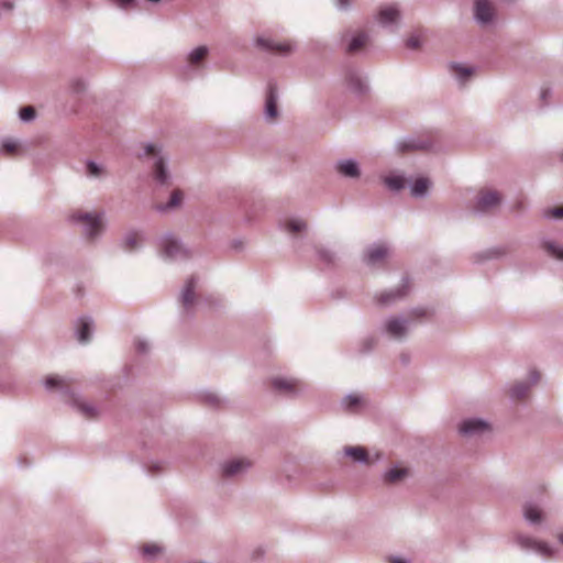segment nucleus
<instances>
[{
    "instance_id": "18",
    "label": "nucleus",
    "mask_w": 563,
    "mask_h": 563,
    "mask_svg": "<svg viewBox=\"0 0 563 563\" xmlns=\"http://www.w3.org/2000/svg\"><path fill=\"white\" fill-rule=\"evenodd\" d=\"M408 288H409V286H408V284H406V285H402V287L400 289H397L395 291L383 292L379 295L378 301L380 303H389L398 298L404 297L407 294Z\"/></svg>"
},
{
    "instance_id": "47",
    "label": "nucleus",
    "mask_w": 563,
    "mask_h": 563,
    "mask_svg": "<svg viewBox=\"0 0 563 563\" xmlns=\"http://www.w3.org/2000/svg\"><path fill=\"white\" fill-rule=\"evenodd\" d=\"M539 378H540L539 373H537V372L531 373V376H530L531 384H536L539 380Z\"/></svg>"
},
{
    "instance_id": "6",
    "label": "nucleus",
    "mask_w": 563,
    "mask_h": 563,
    "mask_svg": "<svg viewBox=\"0 0 563 563\" xmlns=\"http://www.w3.org/2000/svg\"><path fill=\"white\" fill-rule=\"evenodd\" d=\"M495 14V8L488 0H475V16L483 23L489 22Z\"/></svg>"
},
{
    "instance_id": "13",
    "label": "nucleus",
    "mask_w": 563,
    "mask_h": 563,
    "mask_svg": "<svg viewBox=\"0 0 563 563\" xmlns=\"http://www.w3.org/2000/svg\"><path fill=\"white\" fill-rule=\"evenodd\" d=\"M195 287H196V280L194 277L188 279L186 283V286L181 294V302L185 308H189L194 305L195 301Z\"/></svg>"
},
{
    "instance_id": "50",
    "label": "nucleus",
    "mask_w": 563,
    "mask_h": 563,
    "mask_svg": "<svg viewBox=\"0 0 563 563\" xmlns=\"http://www.w3.org/2000/svg\"><path fill=\"white\" fill-rule=\"evenodd\" d=\"M521 208H522V203H521V202H519V203L516 206V209H517V210H520Z\"/></svg>"
},
{
    "instance_id": "45",
    "label": "nucleus",
    "mask_w": 563,
    "mask_h": 563,
    "mask_svg": "<svg viewBox=\"0 0 563 563\" xmlns=\"http://www.w3.org/2000/svg\"><path fill=\"white\" fill-rule=\"evenodd\" d=\"M111 1L114 2L117 5L124 8V9L130 7L133 3V0H111Z\"/></svg>"
},
{
    "instance_id": "14",
    "label": "nucleus",
    "mask_w": 563,
    "mask_h": 563,
    "mask_svg": "<svg viewBox=\"0 0 563 563\" xmlns=\"http://www.w3.org/2000/svg\"><path fill=\"white\" fill-rule=\"evenodd\" d=\"M406 321L399 319H390L386 323L387 332L394 338H401L406 333Z\"/></svg>"
},
{
    "instance_id": "29",
    "label": "nucleus",
    "mask_w": 563,
    "mask_h": 563,
    "mask_svg": "<svg viewBox=\"0 0 563 563\" xmlns=\"http://www.w3.org/2000/svg\"><path fill=\"white\" fill-rule=\"evenodd\" d=\"M285 229L289 233H299L306 229V222L299 219H289L285 223Z\"/></svg>"
},
{
    "instance_id": "1",
    "label": "nucleus",
    "mask_w": 563,
    "mask_h": 563,
    "mask_svg": "<svg viewBox=\"0 0 563 563\" xmlns=\"http://www.w3.org/2000/svg\"><path fill=\"white\" fill-rule=\"evenodd\" d=\"M70 218L79 223H82L88 231L91 239L97 236L103 230L102 217L95 212L75 211Z\"/></svg>"
},
{
    "instance_id": "7",
    "label": "nucleus",
    "mask_w": 563,
    "mask_h": 563,
    "mask_svg": "<svg viewBox=\"0 0 563 563\" xmlns=\"http://www.w3.org/2000/svg\"><path fill=\"white\" fill-rule=\"evenodd\" d=\"M257 44L263 48H266L280 55H286L290 53L292 48L291 44L288 42H276L272 38L264 37L257 38Z\"/></svg>"
},
{
    "instance_id": "12",
    "label": "nucleus",
    "mask_w": 563,
    "mask_h": 563,
    "mask_svg": "<svg viewBox=\"0 0 563 563\" xmlns=\"http://www.w3.org/2000/svg\"><path fill=\"white\" fill-rule=\"evenodd\" d=\"M276 89L273 85H269L268 93L266 98V117L269 120H275L277 118V106H276Z\"/></svg>"
},
{
    "instance_id": "39",
    "label": "nucleus",
    "mask_w": 563,
    "mask_h": 563,
    "mask_svg": "<svg viewBox=\"0 0 563 563\" xmlns=\"http://www.w3.org/2000/svg\"><path fill=\"white\" fill-rule=\"evenodd\" d=\"M545 217L561 219L563 218V206H558L545 211Z\"/></svg>"
},
{
    "instance_id": "10",
    "label": "nucleus",
    "mask_w": 563,
    "mask_h": 563,
    "mask_svg": "<svg viewBox=\"0 0 563 563\" xmlns=\"http://www.w3.org/2000/svg\"><path fill=\"white\" fill-rule=\"evenodd\" d=\"M251 466V462L245 459H236L223 465L222 472L224 476H233Z\"/></svg>"
},
{
    "instance_id": "44",
    "label": "nucleus",
    "mask_w": 563,
    "mask_h": 563,
    "mask_svg": "<svg viewBox=\"0 0 563 563\" xmlns=\"http://www.w3.org/2000/svg\"><path fill=\"white\" fill-rule=\"evenodd\" d=\"M157 153H158V150H157V147H156L155 145H153V144H147V145L145 146V154H146L147 156H155Z\"/></svg>"
},
{
    "instance_id": "5",
    "label": "nucleus",
    "mask_w": 563,
    "mask_h": 563,
    "mask_svg": "<svg viewBox=\"0 0 563 563\" xmlns=\"http://www.w3.org/2000/svg\"><path fill=\"white\" fill-rule=\"evenodd\" d=\"M523 516L532 525H541L547 521L548 512L538 503H526L523 506Z\"/></svg>"
},
{
    "instance_id": "43",
    "label": "nucleus",
    "mask_w": 563,
    "mask_h": 563,
    "mask_svg": "<svg viewBox=\"0 0 563 563\" xmlns=\"http://www.w3.org/2000/svg\"><path fill=\"white\" fill-rule=\"evenodd\" d=\"M410 316L418 319V318L427 317L428 311L426 309L418 308V309L412 310Z\"/></svg>"
},
{
    "instance_id": "42",
    "label": "nucleus",
    "mask_w": 563,
    "mask_h": 563,
    "mask_svg": "<svg viewBox=\"0 0 563 563\" xmlns=\"http://www.w3.org/2000/svg\"><path fill=\"white\" fill-rule=\"evenodd\" d=\"M350 85L355 89H358V90L363 89L362 80L354 75L351 76V78H350Z\"/></svg>"
},
{
    "instance_id": "3",
    "label": "nucleus",
    "mask_w": 563,
    "mask_h": 563,
    "mask_svg": "<svg viewBox=\"0 0 563 563\" xmlns=\"http://www.w3.org/2000/svg\"><path fill=\"white\" fill-rule=\"evenodd\" d=\"M272 387L285 395H296L301 390L302 384L292 377H275L271 380Z\"/></svg>"
},
{
    "instance_id": "23",
    "label": "nucleus",
    "mask_w": 563,
    "mask_h": 563,
    "mask_svg": "<svg viewBox=\"0 0 563 563\" xmlns=\"http://www.w3.org/2000/svg\"><path fill=\"white\" fill-rule=\"evenodd\" d=\"M70 384H71L70 380L63 378V377H58V376H48L45 380V386L48 389L68 388L70 386Z\"/></svg>"
},
{
    "instance_id": "51",
    "label": "nucleus",
    "mask_w": 563,
    "mask_h": 563,
    "mask_svg": "<svg viewBox=\"0 0 563 563\" xmlns=\"http://www.w3.org/2000/svg\"><path fill=\"white\" fill-rule=\"evenodd\" d=\"M139 350H140V351H144V350H145V347H144V345H143L142 343H140V345H139Z\"/></svg>"
},
{
    "instance_id": "27",
    "label": "nucleus",
    "mask_w": 563,
    "mask_h": 563,
    "mask_svg": "<svg viewBox=\"0 0 563 563\" xmlns=\"http://www.w3.org/2000/svg\"><path fill=\"white\" fill-rule=\"evenodd\" d=\"M207 54L208 48L206 46H199L190 53L188 60L191 65H198L206 58Z\"/></svg>"
},
{
    "instance_id": "49",
    "label": "nucleus",
    "mask_w": 563,
    "mask_h": 563,
    "mask_svg": "<svg viewBox=\"0 0 563 563\" xmlns=\"http://www.w3.org/2000/svg\"><path fill=\"white\" fill-rule=\"evenodd\" d=\"M549 90L548 89H544L542 90V98H545V96L548 95Z\"/></svg>"
},
{
    "instance_id": "22",
    "label": "nucleus",
    "mask_w": 563,
    "mask_h": 563,
    "mask_svg": "<svg viewBox=\"0 0 563 563\" xmlns=\"http://www.w3.org/2000/svg\"><path fill=\"white\" fill-rule=\"evenodd\" d=\"M338 170L347 177L358 176L357 165L352 161L342 162L338 165Z\"/></svg>"
},
{
    "instance_id": "4",
    "label": "nucleus",
    "mask_w": 563,
    "mask_h": 563,
    "mask_svg": "<svg viewBox=\"0 0 563 563\" xmlns=\"http://www.w3.org/2000/svg\"><path fill=\"white\" fill-rule=\"evenodd\" d=\"M518 543L522 548L532 550L545 559H550L554 553V550L548 543L538 541L532 538L520 536V537H518Z\"/></svg>"
},
{
    "instance_id": "46",
    "label": "nucleus",
    "mask_w": 563,
    "mask_h": 563,
    "mask_svg": "<svg viewBox=\"0 0 563 563\" xmlns=\"http://www.w3.org/2000/svg\"><path fill=\"white\" fill-rule=\"evenodd\" d=\"M340 8L345 9L353 0H336Z\"/></svg>"
},
{
    "instance_id": "36",
    "label": "nucleus",
    "mask_w": 563,
    "mask_h": 563,
    "mask_svg": "<svg viewBox=\"0 0 563 563\" xmlns=\"http://www.w3.org/2000/svg\"><path fill=\"white\" fill-rule=\"evenodd\" d=\"M453 71L462 79H467L472 75V69L464 66H452Z\"/></svg>"
},
{
    "instance_id": "25",
    "label": "nucleus",
    "mask_w": 563,
    "mask_h": 563,
    "mask_svg": "<svg viewBox=\"0 0 563 563\" xmlns=\"http://www.w3.org/2000/svg\"><path fill=\"white\" fill-rule=\"evenodd\" d=\"M543 250L547 254L553 258L562 260L563 258V250L559 244H554L552 242L545 241L542 244Z\"/></svg>"
},
{
    "instance_id": "48",
    "label": "nucleus",
    "mask_w": 563,
    "mask_h": 563,
    "mask_svg": "<svg viewBox=\"0 0 563 563\" xmlns=\"http://www.w3.org/2000/svg\"><path fill=\"white\" fill-rule=\"evenodd\" d=\"M389 563H406L404 560L401 559H397V558H391L389 560Z\"/></svg>"
},
{
    "instance_id": "26",
    "label": "nucleus",
    "mask_w": 563,
    "mask_h": 563,
    "mask_svg": "<svg viewBox=\"0 0 563 563\" xmlns=\"http://www.w3.org/2000/svg\"><path fill=\"white\" fill-rule=\"evenodd\" d=\"M429 186H430V181L428 178H418L412 188H411V194L413 196H422L423 194L427 192V190L429 189Z\"/></svg>"
},
{
    "instance_id": "8",
    "label": "nucleus",
    "mask_w": 563,
    "mask_h": 563,
    "mask_svg": "<svg viewBox=\"0 0 563 563\" xmlns=\"http://www.w3.org/2000/svg\"><path fill=\"white\" fill-rule=\"evenodd\" d=\"M488 430L489 426L485 421L477 419L465 420L460 426V432L467 435L483 433Z\"/></svg>"
},
{
    "instance_id": "32",
    "label": "nucleus",
    "mask_w": 563,
    "mask_h": 563,
    "mask_svg": "<svg viewBox=\"0 0 563 563\" xmlns=\"http://www.w3.org/2000/svg\"><path fill=\"white\" fill-rule=\"evenodd\" d=\"M142 242L141 234L136 232L129 233L125 238V245L128 250H134Z\"/></svg>"
},
{
    "instance_id": "31",
    "label": "nucleus",
    "mask_w": 563,
    "mask_h": 563,
    "mask_svg": "<svg viewBox=\"0 0 563 563\" xmlns=\"http://www.w3.org/2000/svg\"><path fill=\"white\" fill-rule=\"evenodd\" d=\"M529 386L525 383H519L511 388V396L516 399H525L529 394Z\"/></svg>"
},
{
    "instance_id": "9",
    "label": "nucleus",
    "mask_w": 563,
    "mask_h": 563,
    "mask_svg": "<svg viewBox=\"0 0 563 563\" xmlns=\"http://www.w3.org/2000/svg\"><path fill=\"white\" fill-rule=\"evenodd\" d=\"M164 254L169 258L187 257V252L175 239L168 238L163 242Z\"/></svg>"
},
{
    "instance_id": "11",
    "label": "nucleus",
    "mask_w": 563,
    "mask_h": 563,
    "mask_svg": "<svg viewBox=\"0 0 563 563\" xmlns=\"http://www.w3.org/2000/svg\"><path fill=\"white\" fill-rule=\"evenodd\" d=\"M399 10L395 5H386L378 11V22L383 25L394 23L399 19Z\"/></svg>"
},
{
    "instance_id": "19",
    "label": "nucleus",
    "mask_w": 563,
    "mask_h": 563,
    "mask_svg": "<svg viewBox=\"0 0 563 563\" xmlns=\"http://www.w3.org/2000/svg\"><path fill=\"white\" fill-rule=\"evenodd\" d=\"M154 178L159 184L165 185L168 180V174L166 173L164 161L162 158H158L154 164L153 169Z\"/></svg>"
},
{
    "instance_id": "20",
    "label": "nucleus",
    "mask_w": 563,
    "mask_h": 563,
    "mask_svg": "<svg viewBox=\"0 0 563 563\" xmlns=\"http://www.w3.org/2000/svg\"><path fill=\"white\" fill-rule=\"evenodd\" d=\"M431 147L430 143L422 142V141H407L402 142L399 145V150L401 153L408 152V151H416V150H428Z\"/></svg>"
},
{
    "instance_id": "37",
    "label": "nucleus",
    "mask_w": 563,
    "mask_h": 563,
    "mask_svg": "<svg viewBox=\"0 0 563 563\" xmlns=\"http://www.w3.org/2000/svg\"><path fill=\"white\" fill-rule=\"evenodd\" d=\"M20 118L23 121H31L35 118V109L31 106L23 107L20 110Z\"/></svg>"
},
{
    "instance_id": "16",
    "label": "nucleus",
    "mask_w": 563,
    "mask_h": 563,
    "mask_svg": "<svg viewBox=\"0 0 563 563\" xmlns=\"http://www.w3.org/2000/svg\"><path fill=\"white\" fill-rule=\"evenodd\" d=\"M388 254V249L384 245H376L367 252V263L371 265L378 264Z\"/></svg>"
},
{
    "instance_id": "2",
    "label": "nucleus",
    "mask_w": 563,
    "mask_h": 563,
    "mask_svg": "<svg viewBox=\"0 0 563 563\" xmlns=\"http://www.w3.org/2000/svg\"><path fill=\"white\" fill-rule=\"evenodd\" d=\"M501 196L492 189H482L477 196L476 210L488 212L499 206Z\"/></svg>"
},
{
    "instance_id": "30",
    "label": "nucleus",
    "mask_w": 563,
    "mask_h": 563,
    "mask_svg": "<svg viewBox=\"0 0 563 563\" xmlns=\"http://www.w3.org/2000/svg\"><path fill=\"white\" fill-rule=\"evenodd\" d=\"M406 179L401 176H388L385 178V184L391 190H399L404 188Z\"/></svg>"
},
{
    "instance_id": "34",
    "label": "nucleus",
    "mask_w": 563,
    "mask_h": 563,
    "mask_svg": "<svg viewBox=\"0 0 563 563\" xmlns=\"http://www.w3.org/2000/svg\"><path fill=\"white\" fill-rule=\"evenodd\" d=\"M87 174L91 177H100L104 174L103 169L93 162L87 163Z\"/></svg>"
},
{
    "instance_id": "38",
    "label": "nucleus",
    "mask_w": 563,
    "mask_h": 563,
    "mask_svg": "<svg viewBox=\"0 0 563 563\" xmlns=\"http://www.w3.org/2000/svg\"><path fill=\"white\" fill-rule=\"evenodd\" d=\"M161 548L157 544H144L142 547V552L146 556H155L161 552Z\"/></svg>"
},
{
    "instance_id": "21",
    "label": "nucleus",
    "mask_w": 563,
    "mask_h": 563,
    "mask_svg": "<svg viewBox=\"0 0 563 563\" xmlns=\"http://www.w3.org/2000/svg\"><path fill=\"white\" fill-rule=\"evenodd\" d=\"M409 471L405 467H395L388 471L385 475V481L388 483H396L405 478Z\"/></svg>"
},
{
    "instance_id": "35",
    "label": "nucleus",
    "mask_w": 563,
    "mask_h": 563,
    "mask_svg": "<svg viewBox=\"0 0 563 563\" xmlns=\"http://www.w3.org/2000/svg\"><path fill=\"white\" fill-rule=\"evenodd\" d=\"M78 409L86 418H93L97 416L96 408L91 405L79 404Z\"/></svg>"
},
{
    "instance_id": "40",
    "label": "nucleus",
    "mask_w": 563,
    "mask_h": 563,
    "mask_svg": "<svg viewBox=\"0 0 563 563\" xmlns=\"http://www.w3.org/2000/svg\"><path fill=\"white\" fill-rule=\"evenodd\" d=\"M16 150H18V144L15 142L8 141L2 144V151L8 155L14 154L16 152Z\"/></svg>"
},
{
    "instance_id": "24",
    "label": "nucleus",
    "mask_w": 563,
    "mask_h": 563,
    "mask_svg": "<svg viewBox=\"0 0 563 563\" xmlns=\"http://www.w3.org/2000/svg\"><path fill=\"white\" fill-rule=\"evenodd\" d=\"M343 404L345 405L347 411L356 412L363 406L364 400L360 396L350 395L344 399Z\"/></svg>"
},
{
    "instance_id": "28",
    "label": "nucleus",
    "mask_w": 563,
    "mask_h": 563,
    "mask_svg": "<svg viewBox=\"0 0 563 563\" xmlns=\"http://www.w3.org/2000/svg\"><path fill=\"white\" fill-rule=\"evenodd\" d=\"M90 339V322L87 319H81L78 329V340L81 343L88 342Z\"/></svg>"
},
{
    "instance_id": "17",
    "label": "nucleus",
    "mask_w": 563,
    "mask_h": 563,
    "mask_svg": "<svg viewBox=\"0 0 563 563\" xmlns=\"http://www.w3.org/2000/svg\"><path fill=\"white\" fill-rule=\"evenodd\" d=\"M345 454L354 461L369 463L368 453L363 446H346Z\"/></svg>"
},
{
    "instance_id": "33",
    "label": "nucleus",
    "mask_w": 563,
    "mask_h": 563,
    "mask_svg": "<svg viewBox=\"0 0 563 563\" xmlns=\"http://www.w3.org/2000/svg\"><path fill=\"white\" fill-rule=\"evenodd\" d=\"M183 197H184V195L180 190H178V189L174 190L172 192L169 202L163 209H170V208L178 207L180 205V202L183 201Z\"/></svg>"
},
{
    "instance_id": "15",
    "label": "nucleus",
    "mask_w": 563,
    "mask_h": 563,
    "mask_svg": "<svg viewBox=\"0 0 563 563\" xmlns=\"http://www.w3.org/2000/svg\"><path fill=\"white\" fill-rule=\"evenodd\" d=\"M368 43V35L365 32L356 33L351 40L347 52L353 54L363 49Z\"/></svg>"
},
{
    "instance_id": "41",
    "label": "nucleus",
    "mask_w": 563,
    "mask_h": 563,
    "mask_svg": "<svg viewBox=\"0 0 563 563\" xmlns=\"http://www.w3.org/2000/svg\"><path fill=\"white\" fill-rule=\"evenodd\" d=\"M407 47L417 49L421 45V40L419 35H411L406 43Z\"/></svg>"
},
{
    "instance_id": "52",
    "label": "nucleus",
    "mask_w": 563,
    "mask_h": 563,
    "mask_svg": "<svg viewBox=\"0 0 563 563\" xmlns=\"http://www.w3.org/2000/svg\"><path fill=\"white\" fill-rule=\"evenodd\" d=\"M558 538L561 542H563V534H559Z\"/></svg>"
}]
</instances>
